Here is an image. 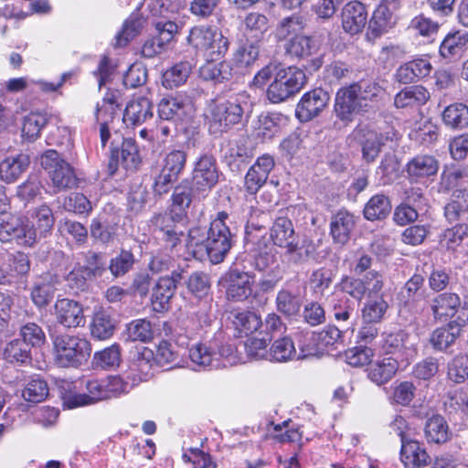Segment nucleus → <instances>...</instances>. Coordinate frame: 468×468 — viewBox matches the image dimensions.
<instances>
[{
    "label": "nucleus",
    "mask_w": 468,
    "mask_h": 468,
    "mask_svg": "<svg viewBox=\"0 0 468 468\" xmlns=\"http://www.w3.org/2000/svg\"><path fill=\"white\" fill-rule=\"evenodd\" d=\"M468 45V32L456 30L446 35L440 46V54L450 58L461 57L466 50Z\"/></svg>",
    "instance_id": "36"
},
{
    "label": "nucleus",
    "mask_w": 468,
    "mask_h": 468,
    "mask_svg": "<svg viewBox=\"0 0 468 468\" xmlns=\"http://www.w3.org/2000/svg\"><path fill=\"white\" fill-rule=\"evenodd\" d=\"M195 66L194 58L182 59L175 63L163 74V85L165 88L173 89L185 84Z\"/></svg>",
    "instance_id": "32"
},
{
    "label": "nucleus",
    "mask_w": 468,
    "mask_h": 468,
    "mask_svg": "<svg viewBox=\"0 0 468 468\" xmlns=\"http://www.w3.org/2000/svg\"><path fill=\"white\" fill-rule=\"evenodd\" d=\"M58 283V280L56 275L51 273L42 275L31 290V299L34 304L39 308L47 306L53 299Z\"/></svg>",
    "instance_id": "29"
},
{
    "label": "nucleus",
    "mask_w": 468,
    "mask_h": 468,
    "mask_svg": "<svg viewBox=\"0 0 468 468\" xmlns=\"http://www.w3.org/2000/svg\"><path fill=\"white\" fill-rule=\"evenodd\" d=\"M48 386L39 376H34L22 390L23 399L32 404L45 400L48 395Z\"/></svg>",
    "instance_id": "50"
},
{
    "label": "nucleus",
    "mask_w": 468,
    "mask_h": 468,
    "mask_svg": "<svg viewBox=\"0 0 468 468\" xmlns=\"http://www.w3.org/2000/svg\"><path fill=\"white\" fill-rule=\"evenodd\" d=\"M468 212V191L458 188L452 194V199L444 207V215L448 221H456Z\"/></svg>",
    "instance_id": "49"
},
{
    "label": "nucleus",
    "mask_w": 468,
    "mask_h": 468,
    "mask_svg": "<svg viewBox=\"0 0 468 468\" xmlns=\"http://www.w3.org/2000/svg\"><path fill=\"white\" fill-rule=\"evenodd\" d=\"M311 43L312 39L302 33L286 40L284 48L286 53L292 57L304 58L312 53Z\"/></svg>",
    "instance_id": "60"
},
{
    "label": "nucleus",
    "mask_w": 468,
    "mask_h": 468,
    "mask_svg": "<svg viewBox=\"0 0 468 468\" xmlns=\"http://www.w3.org/2000/svg\"><path fill=\"white\" fill-rule=\"evenodd\" d=\"M133 383L121 376H112L103 379H90L86 382L87 393H70L63 397V405L74 409L98 401L117 398L128 393Z\"/></svg>",
    "instance_id": "3"
},
{
    "label": "nucleus",
    "mask_w": 468,
    "mask_h": 468,
    "mask_svg": "<svg viewBox=\"0 0 468 468\" xmlns=\"http://www.w3.org/2000/svg\"><path fill=\"white\" fill-rule=\"evenodd\" d=\"M32 224L26 223L27 235V247H32L42 239L52 233L55 217L52 209L46 204L34 208L32 212Z\"/></svg>",
    "instance_id": "13"
},
{
    "label": "nucleus",
    "mask_w": 468,
    "mask_h": 468,
    "mask_svg": "<svg viewBox=\"0 0 468 468\" xmlns=\"http://www.w3.org/2000/svg\"><path fill=\"white\" fill-rule=\"evenodd\" d=\"M260 58V42H247L235 51L233 54V63L236 70L245 74L253 68Z\"/></svg>",
    "instance_id": "31"
},
{
    "label": "nucleus",
    "mask_w": 468,
    "mask_h": 468,
    "mask_svg": "<svg viewBox=\"0 0 468 468\" xmlns=\"http://www.w3.org/2000/svg\"><path fill=\"white\" fill-rule=\"evenodd\" d=\"M341 19L345 32L350 35L362 32L367 19L365 5L359 1H351L346 4L342 9Z\"/></svg>",
    "instance_id": "20"
},
{
    "label": "nucleus",
    "mask_w": 468,
    "mask_h": 468,
    "mask_svg": "<svg viewBox=\"0 0 468 468\" xmlns=\"http://www.w3.org/2000/svg\"><path fill=\"white\" fill-rule=\"evenodd\" d=\"M245 102L237 97L212 100L207 105L206 119L212 134H222L242 122Z\"/></svg>",
    "instance_id": "5"
},
{
    "label": "nucleus",
    "mask_w": 468,
    "mask_h": 468,
    "mask_svg": "<svg viewBox=\"0 0 468 468\" xmlns=\"http://www.w3.org/2000/svg\"><path fill=\"white\" fill-rule=\"evenodd\" d=\"M306 76L297 67H282L267 89V97L272 103H280L293 97L304 86Z\"/></svg>",
    "instance_id": "8"
},
{
    "label": "nucleus",
    "mask_w": 468,
    "mask_h": 468,
    "mask_svg": "<svg viewBox=\"0 0 468 468\" xmlns=\"http://www.w3.org/2000/svg\"><path fill=\"white\" fill-rule=\"evenodd\" d=\"M135 262L131 250H122L120 253L112 258L109 264V270L114 277H121L129 272Z\"/></svg>",
    "instance_id": "58"
},
{
    "label": "nucleus",
    "mask_w": 468,
    "mask_h": 468,
    "mask_svg": "<svg viewBox=\"0 0 468 468\" xmlns=\"http://www.w3.org/2000/svg\"><path fill=\"white\" fill-rule=\"evenodd\" d=\"M57 322L66 328H76L85 324L83 308L80 303L68 298L58 299L54 305Z\"/></svg>",
    "instance_id": "17"
},
{
    "label": "nucleus",
    "mask_w": 468,
    "mask_h": 468,
    "mask_svg": "<svg viewBox=\"0 0 468 468\" xmlns=\"http://www.w3.org/2000/svg\"><path fill=\"white\" fill-rule=\"evenodd\" d=\"M330 101L329 93L321 89L305 92L296 105L295 116L301 122H306L320 115Z\"/></svg>",
    "instance_id": "14"
},
{
    "label": "nucleus",
    "mask_w": 468,
    "mask_h": 468,
    "mask_svg": "<svg viewBox=\"0 0 468 468\" xmlns=\"http://www.w3.org/2000/svg\"><path fill=\"white\" fill-rule=\"evenodd\" d=\"M121 362V347L113 344L93 356V366L101 369H112L119 366Z\"/></svg>",
    "instance_id": "53"
},
{
    "label": "nucleus",
    "mask_w": 468,
    "mask_h": 468,
    "mask_svg": "<svg viewBox=\"0 0 468 468\" xmlns=\"http://www.w3.org/2000/svg\"><path fill=\"white\" fill-rule=\"evenodd\" d=\"M27 225L24 219L5 209L0 211V241L27 247Z\"/></svg>",
    "instance_id": "16"
},
{
    "label": "nucleus",
    "mask_w": 468,
    "mask_h": 468,
    "mask_svg": "<svg viewBox=\"0 0 468 468\" xmlns=\"http://www.w3.org/2000/svg\"><path fill=\"white\" fill-rule=\"evenodd\" d=\"M217 344L215 342H197L188 350L191 362L199 368L218 369L220 363L217 361Z\"/></svg>",
    "instance_id": "23"
},
{
    "label": "nucleus",
    "mask_w": 468,
    "mask_h": 468,
    "mask_svg": "<svg viewBox=\"0 0 468 468\" xmlns=\"http://www.w3.org/2000/svg\"><path fill=\"white\" fill-rule=\"evenodd\" d=\"M383 90L375 80H362L340 88L335 99L334 112L337 119L349 123L357 114L367 112L369 102L376 100Z\"/></svg>",
    "instance_id": "2"
},
{
    "label": "nucleus",
    "mask_w": 468,
    "mask_h": 468,
    "mask_svg": "<svg viewBox=\"0 0 468 468\" xmlns=\"http://www.w3.org/2000/svg\"><path fill=\"white\" fill-rule=\"evenodd\" d=\"M188 291L197 298L206 297L210 291L209 276L203 271L193 272L186 281Z\"/></svg>",
    "instance_id": "59"
},
{
    "label": "nucleus",
    "mask_w": 468,
    "mask_h": 468,
    "mask_svg": "<svg viewBox=\"0 0 468 468\" xmlns=\"http://www.w3.org/2000/svg\"><path fill=\"white\" fill-rule=\"evenodd\" d=\"M399 369L397 359L388 356L377 359L369 364L367 368L368 378L378 386L390 381Z\"/></svg>",
    "instance_id": "28"
},
{
    "label": "nucleus",
    "mask_w": 468,
    "mask_h": 468,
    "mask_svg": "<svg viewBox=\"0 0 468 468\" xmlns=\"http://www.w3.org/2000/svg\"><path fill=\"white\" fill-rule=\"evenodd\" d=\"M461 332V324L456 321L450 322L446 326L435 329L431 335V344L436 350H445L454 343Z\"/></svg>",
    "instance_id": "43"
},
{
    "label": "nucleus",
    "mask_w": 468,
    "mask_h": 468,
    "mask_svg": "<svg viewBox=\"0 0 468 468\" xmlns=\"http://www.w3.org/2000/svg\"><path fill=\"white\" fill-rule=\"evenodd\" d=\"M153 116L152 101L144 96H136L127 103L122 120L127 127H135L151 120Z\"/></svg>",
    "instance_id": "19"
},
{
    "label": "nucleus",
    "mask_w": 468,
    "mask_h": 468,
    "mask_svg": "<svg viewBox=\"0 0 468 468\" xmlns=\"http://www.w3.org/2000/svg\"><path fill=\"white\" fill-rule=\"evenodd\" d=\"M367 298L362 308L363 322L380 323L388 308L387 301L379 294Z\"/></svg>",
    "instance_id": "47"
},
{
    "label": "nucleus",
    "mask_w": 468,
    "mask_h": 468,
    "mask_svg": "<svg viewBox=\"0 0 468 468\" xmlns=\"http://www.w3.org/2000/svg\"><path fill=\"white\" fill-rule=\"evenodd\" d=\"M192 202V189L187 185H178L172 195V210L178 218L186 215Z\"/></svg>",
    "instance_id": "52"
},
{
    "label": "nucleus",
    "mask_w": 468,
    "mask_h": 468,
    "mask_svg": "<svg viewBox=\"0 0 468 468\" xmlns=\"http://www.w3.org/2000/svg\"><path fill=\"white\" fill-rule=\"evenodd\" d=\"M297 358V352L292 340L288 337L276 339L269 349V360L275 362H287Z\"/></svg>",
    "instance_id": "48"
},
{
    "label": "nucleus",
    "mask_w": 468,
    "mask_h": 468,
    "mask_svg": "<svg viewBox=\"0 0 468 468\" xmlns=\"http://www.w3.org/2000/svg\"><path fill=\"white\" fill-rule=\"evenodd\" d=\"M383 348L387 353H400L406 358H411L417 354V339L404 331H398L385 336Z\"/></svg>",
    "instance_id": "22"
},
{
    "label": "nucleus",
    "mask_w": 468,
    "mask_h": 468,
    "mask_svg": "<svg viewBox=\"0 0 468 468\" xmlns=\"http://www.w3.org/2000/svg\"><path fill=\"white\" fill-rule=\"evenodd\" d=\"M448 378L454 383H463L468 378V356H455L448 364Z\"/></svg>",
    "instance_id": "61"
},
{
    "label": "nucleus",
    "mask_w": 468,
    "mask_h": 468,
    "mask_svg": "<svg viewBox=\"0 0 468 468\" xmlns=\"http://www.w3.org/2000/svg\"><path fill=\"white\" fill-rule=\"evenodd\" d=\"M270 27L268 17L259 12H250L242 21L243 33L247 39L260 42Z\"/></svg>",
    "instance_id": "37"
},
{
    "label": "nucleus",
    "mask_w": 468,
    "mask_h": 468,
    "mask_svg": "<svg viewBox=\"0 0 468 468\" xmlns=\"http://www.w3.org/2000/svg\"><path fill=\"white\" fill-rule=\"evenodd\" d=\"M393 25L392 13L386 5H380L368 22L367 37L369 39H376L387 33Z\"/></svg>",
    "instance_id": "33"
},
{
    "label": "nucleus",
    "mask_w": 468,
    "mask_h": 468,
    "mask_svg": "<svg viewBox=\"0 0 468 468\" xmlns=\"http://www.w3.org/2000/svg\"><path fill=\"white\" fill-rule=\"evenodd\" d=\"M234 244L229 228L218 224L208 229L193 227L188 230L186 247L187 252L199 261L208 260L213 264L222 262Z\"/></svg>",
    "instance_id": "1"
},
{
    "label": "nucleus",
    "mask_w": 468,
    "mask_h": 468,
    "mask_svg": "<svg viewBox=\"0 0 468 468\" xmlns=\"http://www.w3.org/2000/svg\"><path fill=\"white\" fill-rule=\"evenodd\" d=\"M400 459L406 468H422L431 463L426 450L415 440H403Z\"/></svg>",
    "instance_id": "27"
},
{
    "label": "nucleus",
    "mask_w": 468,
    "mask_h": 468,
    "mask_svg": "<svg viewBox=\"0 0 468 468\" xmlns=\"http://www.w3.org/2000/svg\"><path fill=\"white\" fill-rule=\"evenodd\" d=\"M274 165V158L271 154H265L258 157L245 176L244 187L246 192L251 196L256 195L266 184Z\"/></svg>",
    "instance_id": "15"
},
{
    "label": "nucleus",
    "mask_w": 468,
    "mask_h": 468,
    "mask_svg": "<svg viewBox=\"0 0 468 468\" xmlns=\"http://www.w3.org/2000/svg\"><path fill=\"white\" fill-rule=\"evenodd\" d=\"M253 276L238 268H230L221 278L228 300L242 302L252 294Z\"/></svg>",
    "instance_id": "12"
},
{
    "label": "nucleus",
    "mask_w": 468,
    "mask_h": 468,
    "mask_svg": "<svg viewBox=\"0 0 468 468\" xmlns=\"http://www.w3.org/2000/svg\"><path fill=\"white\" fill-rule=\"evenodd\" d=\"M391 211L388 197L383 194L373 196L365 205L363 214L366 219L374 221L383 219Z\"/></svg>",
    "instance_id": "45"
},
{
    "label": "nucleus",
    "mask_w": 468,
    "mask_h": 468,
    "mask_svg": "<svg viewBox=\"0 0 468 468\" xmlns=\"http://www.w3.org/2000/svg\"><path fill=\"white\" fill-rule=\"evenodd\" d=\"M355 133L359 136L362 157L367 163H372L379 155L382 146L388 141L398 140V133L393 127L385 125L378 130L367 126L357 128Z\"/></svg>",
    "instance_id": "11"
},
{
    "label": "nucleus",
    "mask_w": 468,
    "mask_h": 468,
    "mask_svg": "<svg viewBox=\"0 0 468 468\" xmlns=\"http://www.w3.org/2000/svg\"><path fill=\"white\" fill-rule=\"evenodd\" d=\"M200 77L214 83H222L231 80L234 69L229 61L223 60L218 63L208 61L199 69Z\"/></svg>",
    "instance_id": "39"
},
{
    "label": "nucleus",
    "mask_w": 468,
    "mask_h": 468,
    "mask_svg": "<svg viewBox=\"0 0 468 468\" xmlns=\"http://www.w3.org/2000/svg\"><path fill=\"white\" fill-rule=\"evenodd\" d=\"M219 172L216 159L211 154H203L197 161L193 171V182L200 190L211 189L218 182Z\"/></svg>",
    "instance_id": "18"
},
{
    "label": "nucleus",
    "mask_w": 468,
    "mask_h": 468,
    "mask_svg": "<svg viewBox=\"0 0 468 468\" xmlns=\"http://www.w3.org/2000/svg\"><path fill=\"white\" fill-rule=\"evenodd\" d=\"M48 118L45 114L38 112H32L24 119L22 134L23 137L34 141L36 140L42 130L47 124Z\"/></svg>",
    "instance_id": "57"
},
{
    "label": "nucleus",
    "mask_w": 468,
    "mask_h": 468,
    "mask_svg": "<svg viewBox=\"0 0 468 468\" xmlns=\"http://www.w3.org/2000/svg\"><path fill=\"white\" fill-rule=\"evenodd\" d=\"M3 358L10 364L28 365L32 361L31 347L20 338L13 339L5 344Z\"/></svg>",
    "instance_id": "38"
},
{
    "label": "nucleus",
    "mask_w": 468,
    "mask_h": 468,
    "mask_svg": "<svg viewBox=\"0 0 468 468\" xmlns=\"http://www.w3.org/2000/svg\"><path fill=\"white\" fill-rule=\"evenodd\" d=\"M231 314L236 329L246 335L256 332L262 324L261 316L250 311H233Z\"/></svg>",
    "instance_id": "46"
},
{
    "label": "nucleus",
    "mask_w": 468,
    "mask_h": 468,
    "mask_svg": "<svg viewBox=\"0 0 468 468\" xmlns=\"http://www.w3.org/2000/svg\"><path fill=\"white\" fill-rule=\"evenodd\" d=\"M270 239L274 246L285 250L284 261L290 266H299L306 262L312 254L309 248L300 243V237L287 217L275 218L270 229Z\"/></svg>",
    "instance_id": "4"
},
{
    "label": "nucleus",
    "mask_w": 468,
    "mask_h": 468,
    "mask_svg": "<svg viewBox=\"0 0 468 468\" xmlns=\"http://www.w3.org/2000/svg\"><path fill=\"white\" fill-rule=\"evenodd\" d=\"M52 343L55 359L64 367L82 365L91 353L90 342L80 335L58 334L52 335Z\"/></svg>",
    "instance_id": "7"
},
{
    "label": "nucleus",
    "mask_w": 468,
    "mask_h": 468,
    "mask_svg": "<svg viewBox=\"0 0 468 468\" xmlns=\"http://www.w3.org/2000/svg\"><path fill=\"white\" fill-rule=\"evenodd\" d=\"M42 183L37 174L28 175L27 178L16 186V196L22 201L30 202L40 195Z\"/></svg>",
    "instance_id": "55"
},
{
    "label": "nucleus",
    "mask_w": 468,
    "mask_h": 468,
    "mask_svg": "<svg viewBox=\"0 0 468 468\" xmlns=\"http://www.w3.org/2000/svg\"><path fill=\"white\" fill-rule=\"evenodd\" d=\"M424 277L421 274L415 273L410 278L404 286L400 289L398 297L405 305L422 296Z\"/></svg>",
    "instance_id": "54"
},
{
    "label": "nucleus",
    "mask_w": 468,
    "mask_h": 468,
    "mask_svg": "<svg viewBox=\"0 0 468 468\" xmlns=\"http://www.w3.org/2000/svg\"><path fill=\"white\" fill-rule=\"evenodd\" d=\"M192 110L191 101L181 95L163 98L158 104L160 119L176 122L183 119Z\"/></svg>",
    "instance_id": "21"
},
{
    "label": "nucleus",
    "mask_w": 468,
    "mask_h": 468,
    "mask_svg": "<svg viewBox=\"0 0 468 468\" xmlns=\"http://www.w3.org/2000/svg\"><path fill=\"white\" fill-rule=\"evenodd\" d=\"M439 367L438 358L428 356L413 366L411 374L417 379L427 381L437 375Z\"/></svg>",
    "instance_id": "62"
},
{
    "label": "nucleus",
    "mask_w": 468,
    "mask_h": 468,
    "mask_svg": "<svg viewBox=\"0 0 468 468\" xmlns=\"http://www.w3.org/2000/svg\"><path fill=\"white\" fill-rule=\"evenodd\" d=\"M305 27V19L299 13L280 19L274 29V37L277 41L288 40L303 33Z\"/></svg>",
    "instance_id": "34"
},
{
    "label": "nucleus",
    "mask_w": 468,
    "mask_h": 468,
    "mask_svg": "<svg viewBox=\"0 0 468 468\" xmlns=\"http://www.w3.org/2000/svg\"><path fill=\"white\" fill-rule=\"evenodd\" d=\"M429 99V91L424 87L416 85L400 90L395 96L394 104L397 108L420 106L425 104Z\"/></svg>",
    "instance_id": "41"
},
{
    "label": "nucleus",
    "mask_w": 468,
    "mask_h": 468,
    "mask_svg": "<svg viewBox=\"0 0 468 468\" xmlns=\"http://www.w3.org/2000/svg\"><path fill=\"white\" fill-rule=\"evenodd\" d=\"M384 287L383 275L375 270L367 271L363 277L344 275L335 289L357 302L365 297L380 294Z\"/></svg>",
    "instance_id": "9"
},
{
    "label": "nucleus",
    "mask_w": 468,
    "mask_h": 468,
    "mask_svg": "<svg viewBox=\"0 0 468 468\" xmlns=\"http://www.w3.org/2000/svg\"><path fill=\"white\" fill-rule=\"evenodd\" d=\"M461 305L458 294L453 292H442L431 301V311L435 319L446 320L457 314Z\"/></svg>",
    "instance_id": "30"
},
{
    "label": "nucleus",
    "mask_w": 468,
    "mask_h": 468,
    "mask_svg": "<svg viewBox=\"0 0 468 468\" xmlns=\"http://www.w3.org/2000/svg\"><path fill=\"white\" fill-rule=\"evenodd\" d=\"M439 163L431 154H418L411 158L407 165L406 172L411 181H420L437 174Z\"/></svg>",
    "instance_id": "24"
},
{
    "label": "nucleus",
    "mask_w": 468,
    "mask_h": 468,
    "mask_svg": "<svg viewBox=\"0 0 468 468\" xmlns=\"http://www.w3.org/2000/svg\"><path fill=\"white\" fill-rule=\"evenodd\" d=\"M91 335L98 340L110 338L115 331V321L105 310L94 313L90 324Z\"/></svg>",
    "instance_id": "42"
},
{
    "label": "nucleus",
    "mask_w": 468,
    "mask_h": 468,
    "mask_svg": "<svg viewBox=\"0 0 468 468\" xmlns=\"http://www.w3.org/2000/svg\"><path fill=\"white\" fill-rule=\"evenodd\" d=\"M120 152L121 165L126 170H136L141 165V156L136 142L133 138H124Z\"/></svg>",
    "instance_id": "51"
},
{
    "label": "nucleus",
    "mask_w": 468,
    "mask_h": 468,
    "mask_svg": "<svg viewBox=\"0 0 468 468\" xmlns=\"http://www.w3.org/2000/svg\"><path fill=\"white\" fill-rule=\"evenodd\" d=\"M424 434L429 443L436 444L445 443L451 437L448 423L441 415H433L426 421Z\"/></svg>",
    "instance_id": "40"
},
{
    "label": "nucleus",
    "mask_w": 468,
    "mask_h": 468,
    "mask_svg": "<svg viewBox=\"0 0 468 468\" xmlns=\"http://www.w3.org/2000/svg\"><path fill=\"white\" fill-rule=\"evenodd\" d=\"M356 226L353 214L347 210H339L331 218L330 234L335 243L345 245L350 239L352 230Z\"/></svg>",
    "instance_id": "26"
},
{
    "label": "nucleus",
    "mask_w": 468,
    "mask_h": 468,
    "mask_svg": "<svg viewBox=\"0 0 468 468\" xmlns=\"http://www.w3.org/2000/svg\"><path fill=\"white\" fill-rule=\"evenodd\" d=\"M30 165L29 155L17 154L5 157L0 162V180L5 184L16 182Z\"/></svg>",
    "instance_id": "25"
},
{
    "label": "nucleus",
    "mask_w": 468,
    "mask_h": 468,
    "mask_svg": "<svg viewBox=\"0 0 468 468\" xmlns=\"http://www.w3.org/2000/svg\"><path fill=\"white\" fill-rule=\"evenodd\" d=\"M174 282L168 276L160 277L152 289L151 302L157 312L166 310L176 292Z\"/></svg>",
    "instance_id": "35"
},
{
    "label": "nucleus",
    "mask_w": 468,
    "mask_h": 468,
    "mask_svg": "<svg viewBox=\"0 0 468 468\" xmlns=\"http://www.w3.org/2000/svg\"><path fill=\"white\" fill-rule=\"evenodd\" d=\"M443 123L452 129L468 126V106L462 102L452 103L442 112Z\"/></svg>",
    "instance_id": "44"
},
{
    "label": "nucleus",
    "mask_w": 468,
    "mask_h": 468,
    "mask_svg": "<svg viewBox=\"0 0 468 468\" xmlns=\"http://www.w3.org/2000/svg\"><path fill=\"white\" fill-rule=\"evenodd\" d=\"M468 236V225L457 224L447 229L441 239V244L448 250H455L460 246L465 237Z\"/></svg>",
    "instance_id": "64"
},
{
    "label": "nucleus",
    "mask_w": 468,
    "mask_h": 468,
    "mask_svg": "<svg viewBox=\"0 0 468 468\" xmlns=\"http://www.w3.org/2000/svg\"><path fill=\"white\" fill-rule=\"evenodd\" d=\"M40 165L48 172L52 186L58 192L77 186L73 167L56 150L45 151L40 156Z\"/></svg>",
    "instance_id": "10"
},
{
    "label": "nucleus",
    "mask_w": 468,
    "mask_h": 468,
    "mask_svg": "<svg viewBox=\"0 0 468 468\" xmlns=\"http://www.w3.org/2000/svg\"><path fill=\"white\" fill-rule=\"evenodd\" d=\"M19 335L29 347H39L46 341L43 329L36 323H27L20 327Z\"/></svg>",
    "instance_id": "63"
},
{
    "label": "nucleus",
    "mask_w": 468,
    "mask_h": 468,
    "mask_svg": "<svg viewBox=\"0 0 468 468\" xmlns=\"http://www.w3.org/2000/svg\"><path fill=\"white\" fill-rule=\"evenodd\" d=\"M187 45L197 55L213 58L223 57L229 50V41L216 27L197 25L190 28Z\"/></svg>",
    "instance_id": "6"
},
{
    "label": "nucleus",
    "mask_w": 468,
    "mask_h": 468,
    "mask_svg": "<svg viewBox=\"0 0 468 468\" xmlns=\"http://www.w3.org/2000/svg\"><path fill=\"white\" fill-rule=\"evenodd\" d=\"M129 340L147 343L154 337V331L150 321L146 319H135L127 325Z\"/></svg>",
    "instance_id": "56"
}]
</instances>
